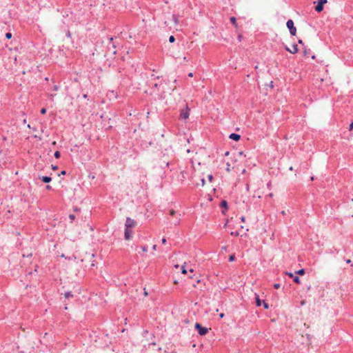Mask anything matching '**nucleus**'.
<instances>
[{
	"label": "nucleus",
	"mask_w": 353,
	"mask_h": 353,
	"mask_svg": "<svg viewBox=\"0 0 353 353\" xmlns=\"http://www.w3.org/2000/svg\"><path fill=\"white\" fill-rule=\"evenodd\" d=\"M94 257V254L93 253H88L86 252L84 256L81 259V261L85 263V267H87L88 265L86 263H89L90 267H94L95 265L94 261L93 258Z\"/></svg>",
	"instance_id": "nucleus-1"
},
{
	"label": "nucleus",
	"mask_w": 353,
	"mask_h": 353,
	"mask_svg": "<svg viewBox=\"0 0 353 353\" xmlns=\"http://www.w3.org/2000/svg\"><path fill=\"white\" fill-rule=\"evenodd\" d=\"M136 224L137 223L134 219L128 217L125 221V227L128 228H132L135 227Z\"/></svg>",
	"instance_id": "nucleus-2"
},
{
	"label": "nucleus",
	"mask_w": 353,
	"mask_h": 353,
	"mask_svg": "<svg viewBox=\"0 0 353 353\" xmlns=\"http://www.w3.org/2000/svg\"><path fill=\"white\" fill-rule=\"evenodd\" d=\"M327 2V0H318V4L315 7V10L317 12H320L323 9V5Z\"/></svg>",
	"instance_id": "nucleus-3"
},
{
	"label": "nucleus",
	"mask_w": 353,
	"mask_h": 353,
	"mask_svg": "<svg viewBox=\"0 0 353 353\" xmlns=\"http://www.w3.org/2000/svg\"><path fill=\"white\" fill-rule=\"evenodd\" d=\"M285 50L292 54H295L298 52V46L296 44L292 45V48L286 46Z\"/></svg>",
	"instance_id": "nucleus-4"
},
{
	"label": "nucleus",
	"mask_w": 353,
	"mask_h": 353,
	"mask_svg": "<svg viewBox=\"0 0 353 353\" xmlns=\"http://www.w3.org/2000/svg\"><path fill=\"white\" fill-rule=\"evenodd\" d=\"M286 274L290 277V278H292L293 279V281L296 283H298V284H300L301 283V280L299 279V276H294L293 273L292 272H286Z\"/></svg>",
	"instance_id": "nucleus-5"
},
{
	"label": "nucleus",
	"mask_w": 353,
	"mask_h": 353,
	"mask_svg": "<svg viewBox=\"0 0 353 353\" xmlns=\"http://www.w3.org/2000/svg\"><path fill=\"white\" fill-rule=\"evenodd\" d=\"M130 229L131 228H125L124 236H125V239L126 240H130L131 239V237H132V230Z\"/></svg>",
	"instance_id": "nucleus-6"
},
{
	"label": "nucleus",
	"mask_w": 353,
	"mask_h": 353,
	"mask_svg": "<svg viewBox=\"0 0 353 353\" xmlns=\"http://www.w3.org/2000/svg\"><path fill=\"white\" fill-rule=\"evenodd\" d=\"M294 23H287V26L292 35H295L296 32V28L294 26Z\"/></svg>",
	"instance_id": "nucleus-7"
},
{
	"label": "nucleus",
	"mask_w": 353,
	"mask_h": 353,
	"mask_svg": "<svg viewBox=\"0 0 353 353\" xmlns=\"http://www.w3.org/2000/svg\"><path fill=\"white\" fill-rule=\"evenodd\" d=\"M180 117L183 119H186L189 117V112H188V110H183L181 112V114H180Z\"/></svg>",
	"instance_id": "nucleus-8"
},
{
	"label": "nucleus",
	"mask_w": 353,
	"mask_h": 353,
	"mask_svg": "<svg viewBox=\"0 0 353 353\" xmlns=\"http://www.w3.org/2000/svg\"><path fill=\"white\" fill-rule=\"evenodd\" d=\"M232 140H234V141H239L241 138V136L238 134H235V133H232L230 137H229Z\"/></svg>",
	"instance_id": "nucleus-9"
},
{
	"label": "nucleus",
	"mask_w": 353,
	"mask_h": 353,
	"mask_svg": "<svg viewBox=\"0 0 353 353\" xmlns=\"http://www.w3.org/2000/svg\"><path fill=\"white\" fill-rule=\"evenodd\" d=\"M41 179L42 181L46 183H50L52 181V178L48 176H43L41 177Z\"/></svg>",
	"instance_id": "nucleus-10"
},
{
	"label": "nucleus",
	"mask_w": 353,
	"mask_h": 353,
	"mask_svg": "<svg viewBox=\"0 0 353 353\" xmlns=\"http://www.w3.org/2000/svg\"><path fill=\"white\" fill-rule=\"evenodd\" d=\"M208 332V328L200 325V335H205Z\"/></svg>",
	"instance_id": "nucleus-11"
},
{
	"label": "nucleus",
	"mask_w": 353,
	"mask_h": 353,
	"mask_svg": "<svg viewBox=\"0 0 353 353\" xmlns=\"http://www.w3.org/2000/svg\"><path fill=\"white\" fill-rule=\"evenodd\" d=\"M255 301H256V304L258 307L261 306V299H259V296L258 294H255Z\"/></svg>",
	"instance_id": "nucleus-12"
},
{
	"label": "nucleus",
	"mask_w": 353,
	"mask_h": 353,
	"mask_svg": "<svg viewBox=\"0 0 353 353\" xmlns=\"http://www.w3.org/2000/svg\"><path fill=\"white\" fill-rule=\"evenodd\" d=\"M64 296H65V297L66 299H68V298H70V297H72V296H73V295H72V292H66L65 293Z\"/></svg>",
	"instance_id": "nucleus-13"
},
{
	"label": "nucleus",
	"mask_w": 353,
	"mask_h": 353,
	"mask_svg": "<svg viewBox=\"0 0 353 353\" xmlns=\"http://www.w3.org/2000/svg\"><path fill=\"white\" fill-rule=\"evenodd\" d=\"M228 203L226 201L223 200L221 202V207L227 208Z\"/></svg>",
	"instance_id": "nucleus-14"
},
{
	"label": "nucleus",
	"mask_w": 353,
	"mask_h": 353,
	"mask_svg": "<svg viewBox=\"0 0 353 353\" xmlns=\"http://www.w3.org/2000/svg\"><path fill=\"white\" fill-rule=\"evenodd\" d=\"M54 156L56 159H59L61 156V153L59 151H56L54 154Z\"/></svg>",
	"instance_id": "nucleus-15"
},
{
	"label": "nucleus",
	"mask_w": 353,
	"mask_h": 353,
	"mask_svg": "<svg viewBox=\"0 0 353 353\" xmlns=\"http://www.w3.org/2000/svg\"><path fill=\"white\" fill-rule=\"evenodd\" d=\"M296 274H300V275H303L305 274V270L301 269L296 272Z\"/></svg>",
	"instance_id": "nucleus-16"
},
{
	"label": "nucleus",
	"mask_w": 353,
	"mask_h": 353,
	"mask_svg": "<svg viewBox=\"0 0 353 353\" xmlns=\"http://www.w3.org/2000/svg\"><path fill=\"white\" fill-rule=\"evenodd\" d=\"M169 41L170 43H174L175 41V37L173 36V35H171L170 37H169Z\"/></svg>",
	"instance_id": "nucleus-17"
},
{
	"label": "nucleus",
	"mask_w": 353,
	"mask_h": 353,
	"mask_svg": "<svg viewBox=\"0 0 353 353\" xmlns=\"http://www.w3.org/2000/svg\"><path fill=\"white\" fill-rule=\"evenodd\" d=\"M6 38L8 39H10L12 38V33L10 32H7L6 34Z\"/></svg>",
	"instance_id": "nucleus-18"
},
{
	"label": "nucleus",
	"mask_w": 353,
	"mask_h": 353,
	"mask_svg": "<svg viewBox=\"0 0 353 353\" xmlns=\"http://www.w3.org/2000/svg\"><path fill=\"white\" fill-rule=\"evenodd\" d=\"M226 170L228 172H230V170H231V165L229 163H228L226 165Z\"/></svg>",
	"instance_id": "nucleus-19"
},
{
	"label": "nucleus",
	"mask_w": 353,
	"mask_h": 353,
	"mask_svg": "<svg viewBox=\"0 0 353 353\" xmlns=\"http://www.w3.org/2000/svg\"><path fill=\"white\" fill-rule=\"evenodd\" d=\"M141 250L143 252H145L148 251V246L147 245H143L141 246Z\"/></svg>",
	"instance_id": "nucleus-20"
},
{
	"label": "nucleus",
	"mask_w": 353,
	"mask_h": 353,
	"mask_svg": "<svg viewBox=\"0 0 353 353\" xmlns=\"http://www.w3.org/2000/svg\"><path fill=\"white\" fill-rule=\"evenodd\" d=\"M236 19L234 17H231L230 18V22H236Z\"/></svg>",
	"instance_id": "nucleus-21"
},
{
	"label": "nucleus",
	"mask_w": 353,
	"mask_h": 353,
	"mask_svg": "<svg viewBox=\"0 0 353 353\" xmlns=\"http://www.w3.org/2000/svg\"><path fill=\"white\" fill-rule=\"evenodd\" d=\"M208 180H209V181H210V182H212V180H213V176H212V174H209V175L208 176Z\"/></svg>",
	"instance_id": "nucleus-22"
},
{
	"label": "nucleus",
	"mask_w": 353,
	"mask_h": 353,
	"mask_svg": "<svg viewBox=\"0 0 353 353\" xmlns=\"http://www.w3.org/2000/svg\"><path fill=\"white\" fill-rule=\"evenodd\" d=\"M40 112H41V113L42 114H46V109L45 108H41V111H40Z\"/></svg>",
	"instance_id": "nucleus-23"
},
{
	"label": "nucleus",
	"mask_w": 353,
	"mask_h": 353,
	"mask_svg": "<svg viewBox=\"0 0 353 353\" xmlns=\"http://www.w3.org/2000/svg\"><path fill=\"white\" fill-rule=\"evenodd\" d=\"M175 214H176V212L174 210H170V216H174Z\"/></svg>",
	"instance_id": "nucleus-24"
},
{
	"label": "nucleus",
	"mask_w": 353,
	"mask_h": 353,
	"mask_svg": "<svg viewBox=\"0 0 353 353\" xmlns=\"http://www.w3.org/2000/svg\"><path fill=\"white\" fill-rule=\"evenodd\" d=\"M263 307H264L265 309H268L269 308V305L267 303L263 302Z\"/></svg>",
	"instance_id": "nucleus-25"
},
{
	"label": "nucleus",
	"mask_w": 353,
	"mask_h": 353,
	"mask_svg": "<svg viewBox=\"0 0 353 353\" xmlns=\"http://www.w3.org/2000/svg\"><path fill=\"white\" fill-rule=\"evenodd\" d=\"M181 272H182L183 274H186L187 273V270L185 269L184 266L181 267Z\"/></svg>",
	"instance_id": "nucleus-26"
},
{
	"label": "nucleus",
	"mask_w": 353,
	"mask_h": 353,
	"mask_svg": "<svg viewBox=\"0 0 353 353\" xmlns=\"http://www.w3.org/2000/svg\"><path fill=\"white\" fill-rule=\"evenodd\" d=\"M194 328L199 332V322L195 323Z\"/></svg>",
	"instance_id": "nucleus-27"
},
{
	"label": "nucleus",
	"mask_w": 353,
	"mask_h": 353,
	"mask_svg": "<svg viewBox=\"0 0 353 353\" xmlns=\"http://www.w3.org/2000/svg\"><path fill=\"white\" fill-rule=\"evenodd\" d=\"M274 288L275 289H279V288H280V284H279V283H275V284L274 285Z\"/></svg>",
	"instance_id": "nucleus-28"
},
{
	"label": "nucleus",
	"mask_w": 353,
	"mask_h": 353,
	"mask_svg": "<svg viewBox=\"0 0 353 353\" xmlns=\"http://www.w3.org/2000/svg\"><path fill=\"white\" fill-rule=\"evenodd\" d=\"M229 260H230V261H234V255L230 256Z\"/></svg>",
	"instance_id": "nucleus-29"
},
{
	"label": "nucleus",
	"mask_w": 353,
	"mask_h": 353,
	"mask_svg": "<svg viewBox=\"0 0 353 353\" xmlns=\"http://www.w3.org/2000/svg\"><path fill=\"white\" fill-rule=\"evenodd\" d=\"M69 218L71 220H74L75 219V216L74 214H70Z\"/></svg>",
	"instance_id": "nucleus-30"
},
{
	"label": "nucleus",
	"mask_w": 353,
	"mask_h": 353,
	"mask_svg": "<svg viewBox=\"0 0 353 353\" xmlns=\"http://www.w3.org/2000/svg\"><path fill=\"white\" fill-rule=\"evenodd\" d=\"M46 190H52V186H51V185H47L46 186Z\"/></svg>",
	"instance_id": "nucleus-31"
},
{
	"label": "nucleus",
	"mask_w": 353,
	"mask_h": 353,
	"mask_svg": "<svg viewBox=\"0 0 353 353\" xmlns=\"http://www.w3.org/2000/svg\"><path fill=\"white\" fill-rule=\"evenodd\" d=\"M353 130V121L350 123V127H349V130Z\"/></svg>",
	"instance_id": "nucleus-32"
},
{
	"label": "nucleus",
	"mask_w": 353,
	"mask_h": 353,
	"mask_svg": "<svg viewBox=\"0 0 353 353\" xmlns=\"http://www.w3.org/2000/svg\"><path fill=\"white\" fill-rule=\"evenodd\" d=\"M231 235H234V236H238L239 235V232H231Z\"/></svg>",
	"instance_id": "nucleus-33"
},
{
	"label": "nucleus",
	"mask_w": 353,
	"mask_h": 353,
	"mask_svg": "<svg viewBox=\"0 0 353 353\" xmlns=\"http://www.w3.org/2000/svg\"><path fill=\"white\" fill-rule=\"evenodd\" d=\"M58 89H59V86H58V85H54V87H53V90H54V91L58 90Z\"/></svg>",
	"instance_id": "nucleus-34"
},
{
	"label": "nucleus",
	"mask_w": 353,
	"mask_h": 353,
	"mask_svg": "<svg viewBox=\"0 0 353 353\" xmlns=\"http://www.w3.org/2000/svg\"><path fill=\"white\" fill-rule=\"evenodd\" d=\"M148 333V331L147 330H144L143 332V336H145Z\"/></svg>",
	"instance_id": "nucleus-35"
},
{
	"label": "nucleus",
	"mask_w": 353,
	"mask_h": 353,
	"mask_svg": "<svg viewBox=\"0 0 353 353\" xmlns=\"http://www.w3.org/2000/svg\"><path fill=\"white\" fill-rule=\"evenodd\" d=\"M238 39H239V41H241V39H242V35H241V34H239L238 35Z\"/></svg>",
	"instance_id": "nucleus-36"
},
{
	"label": "nucleus",
	"mask_w": 353,
	"mask_h": 353,
	"mask_svg": "<svg viewBox=\"0 0 353 353\" xmlns=\"http://www.w3.org/2000/svg\"><path fill=\"white\" fill-rule=\"evenodd\" d=\"M166 241H166V239H165V238H163V239H162V243H163V244H165V243H166Z\"/></svg>",
	"instance_id": "nucleus-37"
},
{
	"label": "nucleus",
	"mask_w": 353,
	"mask_h": 353,
	"mask_svg": "<svg viewBox=\"0 0 353 353\" xmlns=\"http://www.w3.org/2000/svg\"><path fill=\"white\" fill-rule=\"evenodd\" d=\"M34 138H39V140H41V137H38L37 134L34 135Z\"/></svg>",
	"instance_id": "nucleus-38"
},
{
	"label": "nucleus",
	"mask_w": 353,
	"mask_h": 353,
	"mask_svg": "<svg viewBox=\"0 0 353 353\" xmlns=\"http://www.w3.org/2000/svg\"><path fill=\"white\" fill-rule=\"evenodd\" d=\"M188 77H193V73L192 72H190L188 74Z\"/></svg>",
	"instance_id": "nucleus-39"
},
{
	"label": "nucleus",
	"mask_w": 353,
	"mask_h": 353,
	"mask_svg": "<svg viewBox=\"0 0 353 353\" xmlns=\"http://www.w3.org/2000/svg\"><path fill=\"white\" fill-rule=\"evenodd\" d=\"M152 249H153L154 250H156V249H157V245H153V247H152Z\"/></svg>",
	"instance_id": "nucleus-40"
},
{
	"label": "nucleus",
	"mask_w": 353,
	"mask_h": 353,
	"mask_svg": "<svg viewBox=\"0 0 353 353\" xmlns=\"http://www.w3.org/2000/svg\"><path fill=\"white\" fill-rule=\"evenodd\" d=\"M159 86V84L158 83H154V87H155L156 88H157Z\"/></svg>",
	"instance_id": "nucleus-41"
},
{
	"label": "nucleus",
	"mask_w": 353,
	"mask_h": 353,
	"mask_svg": "<svg viewBox=\"0 0 353 353\" xmlns=\"http://www.w3.org/2000/svg\"><path fill=\"white\" fill-rule=\"evenodd\" d=\"M241 221L244 222V221H245V217H244V216H242V217L241 218Z\"/></svg>",
	"instance_id": "nucleus-42"
},
{
	"label": "nucleus",
	"mask_w": 353,
	"mask_h": 353,
	"mask_svg": "<svg viewBox=\"0 0 353 353\" xmlns=\"http://www.w3.org/2000/svg\"><path fill=\"white\" fill-rule=\"evenodd\" d=\"M346 263H351V260L350 259H347L346 260Z\"/></svg>",
	"instance_id": "nucleus-43"
},
{
	"label": "nucleus",
	"mask_w": 353,
	"mask_h": 353,
	"mask_svg": "<svg viewBox=\"0 0 353 353\" xmlns=\"http://www.w3.org/2000/svg\"><path fill=\"white\" fill-rule=\"evenodd\" d=\"M144 295H145V296H147V295H148V292H146L145 289H144Z\"/></svg>",
	"instance_id": "nucleus-44"
},
{
	"label": "nucleus",
	"mask_w": 353,
	"mask_h": 353,
	"mask_svg": "<svg viewBox=\"0 0 353 353\" xmlns=\"http://www.w3.org/2000/svg\"><path fill=\"white\" fill-rule=\"evenodd\" d=\"M201 182H202V185H204V184H205V180H204V179H201Z\"/></svg>",
	"instance_id": "nucleus-45"
},
{
	"label": "nucleus",
	"mask_w": 353,
	"mask_h": 353,
	"mask_svg": "<svg viewBox=\"0 0 353 353\" xmlns=\"http://www.w3.org/2000/svg\"><path fill=\"white\" fill-rule=\"evenodd\" d=\"M268 196H270V197H272V196H273V194H272V193H270V194H268Z\"/></svg>",
	"instance_id": "nucleus-46"
},
{
	"label": "nucleus",
	"mask_w": 353,
	"mask_h": 353,
	"mask_svg": "<svg viewBox=\"0 0 353 353\" xmlns=\"http://www.w3.org/2000/svg\"><path fill=\"white\" fill-rule=\"evenodd\" d=\"M52 169H53V170H56V169H57V166H56V165H55V166H53V165H52Z\"/></svg>",
	"instance_id": "nucleus-47"
},
{
	"label": "nucleus",
	"mask_w": 353,
	"mask_h": 353,
	"mask_svg": "<svg viewBox=\"0 0 353 353\" xmlns=\"http://www.w3.org/2000/svg\"><path fill=\"white\" fill-rule=\"evenodd\" d=\"M223 316H224V314H223V313H221V314H220V317H221V318H223Z\"/></svg>",
	"instance_id": "nucleus-48"
},
{
	"label": "nucleus",
	"mask_w": 353,
	"mask_h": 353,
	"mask_svg": "<svg viewBox=\"0 0 353 353\" xmlns=\"http://www.w3.org/2000/svg\"><path fill=\"white\" fill-rule=\"evenodd\" d=\"M225 156L229 155V152H228H228H226L225 153Z\"/></svg>",
	"instance_id": "nucleus-49"
},
{
	"label": "nucleus",
	"mask_w": 353,
	"mask_h": 353,
	"mask_svg": "<svg viewBox=\"0 0 353 353\" xmlns=\"http://www.w3.org/2000/svg\"><path fill=\"white\" fill-rule=\"evenodd\" d=\"M270 185H271V183H270V182H269V183H268V188H270Z\"/></svg>",
	"instance_id": "nucleus-50"
},
{
	"label": "nucleus",
	"mask_w": 353,
	"mask_h": 353,
	"mask_svg": "<svg viewBox=\"0 0 353 353\" xmlns=\"http://www.w3.org/2000/svg\"><path fill=\"white\" fill-rule=\"evenodd\" d=\"M281 214H282L283 215H285V211H282V212H281Z\"/></svg>",
	"instance_id": "nucleus-51"
},
{
	"label": "nucleus",
	"mask_w": 353,
	"mask_h": 353,
	"mask_svg": "<svg viewBox=\"0 0 353 353\" xmlns=\"http://www.w3.org/2000/svg\"><path fill=\"white\" fill-rule=\"evenodd\" d=\"M67 35H68V37H70V32H68L67 33Z\"/></svg>",
	"instance_id": "nucleus-52"
},
{
	"label": "nucleus",
	"mask_w": 353,
	"mask_h": 353,
	"mask_svg": "<svg viewBox=\"0 0 353 353\" xmlns=\"http://www.w3.org/2000/svg\"><path fill=\"white\" fill-rule=\"evenodd\" d=\"M61 174H65V171H64V170H63V171H62V172H61Z\"/></svg>",
	"instance_id": "nucleus-53"
},
{
	"label": "nucleus",
	"mask_w": 353,
	"mask_h": 353,
	"mask_svg": "<svg viewBox=\"0 0 353 353\" xmlns=\"http://www.w3.org/2000/svg\"><path fill=\"white\" fill-rule=\"evenodd\" d=\"M287 22L291 23V22H293V21H292V20L289 19Z\"/></svg>",
	"instance_id": "nucleus-54"
},
{
	"label": "nucleus",
	"mask_w": 353,
	"mask_h": 353,
	"mask_svg": "<svg viewBox=\"0 0 353 353\" xmlns=\"http://www.w3.org/2000/svg\"><path fill=\"white\" fill-rule=\"evenodd\" d=\"M192 347H196V343H193V344H192Z\"/></svg>",
	"instance_id": "nucleus-55"
},
{
	"label": "nucleus",
	"mask_w": 353,
	"mask_h": 353,
	"mask_svg": "<svg viewBox=\"0 0 353 353\" xmlns=\"http://www.w3.org/2000/svg\"><path fill=\"white\" fill-rule=\"evenodd\" d=\"M289 169H290V170H293V167L291 166Z\"/></svg>",
	"instance_id": "nucleus-56"
},
{
	"label": "nucleus",
	"mask_w": 353,
	"mask_h": 353,
	"mask_svg": "<svg viewBox=\"0 0 353 353\" xmlns=\"http://www.w3.org/2000/svg\"><path fill=\"white\" fill-rule=\"evenodd\" d=\"M181 174H182L183 178H185V176H184V173H183V172H181Z\"/></svg>",
	"instance_id": "nucleus-57"
},
{
	"label": "nucleus",
	"mask_w": 353,
	"mask_h": 353,
	"mask_svg": "<svg viewBox=\"0 0 353 353\" xmlns=\"http://www.w3.org/2000/svg\"><path fill=\"white\" fill-rule=\"evenodd\" d=\"M50 98H52V97H54V95L51 94L50 95Z\"/></svg>",
	"instance_id": "nucleus-58"
},
{
	"label": "nucleus",
	"mask_w": 353,
	"mask_h": 353,
	"mask_svg": "<svg viewBox=\"0 0 353 353\" xmlns=\"http://www.w3.org/2000/svg\"><path fill=\"white\" fill-rule=\"evenodd\" d=\"M179 267V265H175V268H178Z\"/></svg>",
	"instance_id": "nucleus-59"
},
{
	"label": "nucleus",
	"mask_w": 353,
	"mask_h": 353,
	"mask_svg": "<svg viewBox=\"0 0 353 353\" xmlns=\"http://www.w3.org/2000/svg\"><path fill=\"white\" fill-rule=\"evenodd\" d=\"M83 97H84V98H86V97H87V94H84V95H83Z\"/></svg>",
	"instance_id": "nucleus-60"
},
{
	"label": "nucleus",
	"mask_w": 353,
	"mask_h": 353,
	"mask_svg": "<svg viewBox=\"0 0 353 353\" xmlns=\"http://www.w3.org/2000/svg\"><path fill=\"white\" fill-rule=\"evenodd\" d=\"M299 43H302V41H301V40H299Z\"/></svg>",
	"instance_id": "nucleus-61"
},
{
	"label": "nucleus",
	"mask_w": 353,
	"mask_h": 353,
	"mask_svg": "<svg viewBox=\"0 0 353 353\" xmlns=\"http://www.w3.org/2000/svg\"><path fill=\"white\" fill-rule=\"evenodd\" d=\"M28 128H31L30 125H28Z\"/></svg>",
	"instance_id": "nucleus-62"
},
{
	"label": "nucleus",
	"mask_w": 353,
	"mask_h": 353,
	"mask_svg": "<svg viewBox=\"0 0 353 353\" xmlns=\"http://www.w3.org/2000/svg\"><path fill=\"white\" fill-rule=\"evenodd\" d=\"M234 24H235V27H236V28H237V24H238V23H234Z\"/></svg>",
	"instance_id": "nucleus-63"
}]
</instances>
